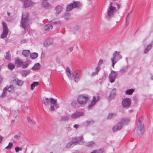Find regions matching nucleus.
<instances>
[{
  "label": "nucleus",
  "mask_w": 153,
  "mask_h": 153,
  "mask_svg": "<svg viewBox=\"0 0 153 153\" xmlns=\"http://www.w3.org/2000/svg\"><path fill=\"white\" fill-rule=\"evenodd\" d=\"M100 70V67L99 66H97V67L95 68V71L98 74V72Z\"/></svg>",
  "instance_id": "obj_47"
},
{
  "label": "nucleus",
  "mask_w": 153,
  "mask_h": 153,
  "mask_svg": "<svg viewBox=\"0 0 153 153\" xmlns=\"http://www.w3.org/2000/svg\"><path fill=\"white\" fill-rule=\"evenodd\" d=\"M7 87H6L4 88L3 90V92L2 94V96H4L6 94V92L7 90Z\"/></svg>",
  "instance_id": "obj_49"
},
{
  "label": "nucleus",
  "mask_w": 153,
  "mask_h": 153,
  "mask_svg": "<svg viewBox=\"0 0 153 153\" xmlns=\"http://www.w3.org/2000/svg\"><path fill=\"white\" fill-rule=\"evenodd\" d=\"M53 42V39L50 38H48L43 43V46L45 47H47L51 45Z\"/></svg>",
  "instance_id": "obj_19"
},
{
  "label": "nucleus",
  "mask_w": 153,
  "mask_h": 153,
  "mask_svg": "<svg viewBox=\"0 0 153 153\" xmlns=\"http://www.w3.org/2000/svg\"><path fill=\"white\" fill-rule=\"evenodd\" d=\"M40 66V65L39 64V63H37L32 67V69L33 70H37L39 68Z\"/></svg>",
  "instance_id": "obj_33"
},
{
  "label": "nucleus",
  "mask_w": 153,
  "mask_h": 153,
  "mask_svg": "<svg viewBox=\"0 0 153 153\" xmlns=\"http://www.w3.org/2000/svg\"><path fill=\"white\" fill-rule=\"evenodd\" d=\"M76 140L74 141L75 142H76V144L79 141H81L83 139V137L82 136H80L78 137H77L76 138Z\"/></svg>",
  "instance_id": "obj_34"
},
{
  "label": "nucleus",
  "mask_w": 153,
  "mask_h": 153,
  "mask_svg": "<svg viewBox=\"0 0 153 153\" xmlns=\"http://www.w3.org/2000/svg\"><path fill=\"white\" fill-rule=\"evenodd\" d=\"M52 26L50 24L46 25L44 27L45 30L47 31H49L51 30L52 29Z\"/></svg>",
  "instance_id": "obj_27"
},
{
  "label": "nucleus",
  "mask_w": 153,
  "mask_h": 153,
  "mask_svg": "<svg viewBox=\"0 0 153 153\" xmlns=\"http://www.w3.org/2000/svg\"><path fill=\"white\" fill-rule=\"evenodd\" d=\"M76 145V142L71 141L68 143L66 145L65 147L68 149H71Z\"/></svg>",
  "instance_id": "obj_20"
},
{
  "label": "nucleus",
  "mask_w": 153,
  "mask_h": 153,
  "mask_svg": "<svg viewBox=\"0 0 153 153\" xmlns=\"http://www.w3.org/2000/svg\"><path fill=\"white\" fill-rule=\"evenodd\" d=\"M73 8L74 7L73 4L72 3H70L67 6L66 8V11H69L72 10Z\"/></svg>",
  "instance_id": "obj_31"
},
{
  "label": "nucleus",
  "mask_w": 153,
  "mask_h": 153,
  "mask_svg": "<svg viewBox=\"0 0 153 153\" xmlns=\"http://www.w3.org/2000/svg\"><path fill=\"white\" fill-rule=\"evenodd\" d=\"M42 5L44 8L47 9H49L52 8L51 5L46 1H43L42 3Z\"/></svg>",
  "instance_id": "obj_17"
},
{
  "label": "nucleus",
  "mask_w": 153,
  "mask_h": 153,
  "mask_svg": "<svg viewBox=\"0 0 153 153\" xmlns=\"http://www.w3.org/2000/svg\"><path fill=\"white\" fill-rule=\"evenodd\" d=\"M67 75L68 78L70 79H73L74 77L73 74L71 72L67 74Z\"/></svg>",
  "instance_id": "obj_41"
},
{
  "label": "nucleus",
  "mask_w": 153,
  "mask_h": 153,
  "mask_svg": "<svg viewBox=\"0 0 153 153\" xmlns=\"http://www.w3.org/2000/svg\"><path fill=\"white\" fill-rule=\"evenodd\" d=\"M115 5L112 2H110V5L107 11V14L109 17L113 16L116 11V8L115 7Z\"/></svg>",
  "instance_id": "obj_5"
},
{
  "label": "nucleus",
  "mask_w": 153,
  "mask_h": 153,
  "mask_svg": "<svg viewBox=\"0 0 153 153\" xmlns=\"http://www.w3.org/2000/svg\"><path fill=\"white\" fill-rule=\"evenodd\" d=\"M83 115V113L82 112L74 113L71 115V117L73 119H76L82 116Z\"/></svg>",
  "instance_id": "obj_16"
},
{
  "label": "nucleus",
  "mask_w": 153,
  "mask_h": 153,
  "mask_svg": "<svg viewBox=\"0 0 153 153\" xmlns=\"http://www.w3.org/2000/svg\"><path fill=\"white\" fill-rule=\"evenodd\" d=\"M15 150L16 152H18L19 151H21L22 150V149L20 148L16 147L15 148Z\"/></svg>",
  "instance_id": "obj_48"
},
{
  "label": "nucleus",
  "mask_w": 153,
  "mask_h": 153,
  "mask_svg": "<svg viewBox=\"0 0 153 153\" xmlns=\"http://www.w3.org/2000/svg\"><path fill=\"white\" fill-rule=\"evenodd\" d=\"M3 81V78L0 75V83H1Z\"/></svg>",
  "instance_id": "obj_58"
},
{
  "label": "nucleus",
  "mask_w": 153,
  "mask_h": 153,
  "mask_svg": "<svg viewBox=\"0 0 153 153\" xmlns=\"http://www.w3.org/2000/svg\"><path fill=\"white\" fill-rule=\"evenodd\" d=\"M88 99V97L87 95H81L78 97L77 100L80 105H83L86 102Z\"/></svg>",
  "instance_id": "obj_7"
},
{
  "label": "nucleus",
  "mask_w": 153,
  "mask_h": 153,
  "mask_svg": "<svg viewBox=\"0 0 153 153\" xmlns=\"http://www.w3.org/2000/svg\"><path fill=\"white\" fill-rule=\"evenodd\" d=\"M24 3V6L25 7H27L33 5L34 3L30 0H22Z\"/></svg>",
  "instance_id": "obj_15"
},
{
  "label": "nucleus",
  "mask_w": 153,
  "mask_h": 153,
  "mask_svg": "<svg viewBox=\"0 0 153 153\" xmlns=\"http://www.w3.org/2000/svg\"><path fill=\"white\" fill-rule=\"evenodd\" d=\"M11 13L10 12H7V15L8 16H10V14H11Z\"/></svg>",
  "instance_id": "obj_62"
},
{
  "label": "nucleus",
  "mask_w": 153,
  "mask_h": 153,
  "mask_svg": "<svg viewBox=\"0 0 153 153\" xmlns=\"http://www.w3.org/2000/svg\"><path fill=\"white\" fill-rule=\"evenodd\" d=\"M143 120V117H140L137 123L136 130L137 134L139 135L142 134L144 132V125Z\"/></svg>",
  "instance_id": "obj_2"
},
{
  "label": "nucleus",
  "mask_w": 153,
  "mask_h": 153,
  "mask_svg": "<svg viewBox=\"0 0 153 153\" xmlns=\"http://www.w3.org/2000/svg\"><path fill=\"white\" fill-rule=\"evenodd\" d=\"M115 114H114L109 113L108 116V118H111L114 116H115Z\"/></svg>",
  "instance_id": "obj_50"
},
{
  "label": "nucleus",
  "mask_w": 153,
  "mask_h": 153,
  "mask_svg": "<svg viewBox=\"0 0 153 153\" xmlns=\"http://www.w3.org/2000/svg\"><path fill=\"white\" fill-rule=\"evenodd\" d=\"M27 120L28 122L32 124L33 123V121L32 119L29 117H27Z\"/></svg>",
  "instance_id": "obj_44"
},
{
  "label": "nucleus",
  "mask_w": 153,
  "mask_h": 153,
  "mask_svg": "<svg viewBox=\"0 0 153 153\" xmlns=\"http://www.w3.org/2000/svg\"><path fill=\"white\" fill-rule=\"evenodd\" d=\"M38 54L36 53H33L31 54L30 55V58L32 59H35L38 56Z\"/></svg>",
  "instance_id": "obj_32"
},
{
  "label": "nucleus",
  "mask_w": 153,
  "mask_h": 153,
  "mask_svg": "<svg viewBox=\"0 0 153 153\" xmlns=\"http://www.w3.org/2000/svg\"><path fill=\"white\" fill-rule=\"evenodd\" d=\"M72 3L74 8L79 9L82 6V4L79 2L73 1Z\"/></svg>",
  "instance_id": "obj_24"
},
{
  "label": "nucleus",
  "mask_w": 153,
  "mask_h": 153,
  "mask_svg": "<svg viewBox=\"0 0 153 153\" xmlns=\"http://www.w3.org/2000/svg\"><path fill=\"white\" fill-rule=\"evenodd\" d=\"M21 66L23 68H27L28 66V64L27 62H23V63L22 64Z\"/></svg>",
  "instance_id": "obj_39"
},
{
  "label": "nucleus",
  "mask_w": 153,
  "mask_h": 153,
  "mask_svg": "<svg viewBox=\"0 0 153 153\" xmlns=\"http://www.w3.org/2000/svg\"><path fill=\"white\" fill-rule=\"evenodd\" d=\"M130 121V119L129 118L126 117L123 118L120 122L122 123L123 125H126L128 124Z\"/></svg>",
  "instance_id": "obj_26"
},
{
  "label": "nucleus",
  "mask_w": 153,
  "mask_h": 153,
  "mask_svg": "<svg viewBox=\"0 0 153 153\" xmlns=\"http://www.w3.org/2000/svg\"><path fill=\"white\" fill-rule=\"evenodd\" d=\"M15 137L16 138H19L20 137V136L19 134L18 135H16L15 136Z\"/></svg>",
  "instance_id": "obj_59"
},
{
  "label": "nucleus",
  "mask_w": 153,
  "mask_h": 153,
  "mask_svg": "<svg viewBox=\"0 0 153 153\" xmlns=\"http://www.w3.org/2000/svg\"><path fill=\"white\" fill-rule=\"evenodd\" d=\"M7 91L9 92H11L13 91V87L12 85H10L7 88Z\"/></svg>",
  "instance_id": "obj_40"
},
{
  "label": "nucleus",
  "mask_w": 153,
  "mask_h": 153,
  "mask_svg": "<svg viewBox=\"0 0 153 153\" xmlns=\"http://www.w3.org/2000/svg\"><path fill=\"white\" fill-rule=\"evenodd\" d=\"M123 125L121 122H119L116 125L114 126L113 128V131L114 132L120 130L123 127Z\"/></svg>",
  "instance_id": "obj_13"
},
{
  "label": "nucleus",
  "mask_w": 153,
  "mask_h": 153,
  "mask_svg": "<svg viewBox=\"0 0 153 153\" xmlns=\"http://www.w3.org/2000/svg\"><path fill=\"white\" fill-rule=\"evenodd\" d=\"M3 139V137L0 136V143H1Z\"/></svg>",
  "instance_id": "obj_60"
},
{
  "label": "nucleus",
  "mask_w": 153,
  "mask_h": 153,
  "mask_svg": "<svg viewBox=\"0 0 153 153\" xmlns=\"http://www.w3.org/2000/svg\"><path fill=\"white\" fill-rule=\"evenodd\" d=\"M116 91V89L114 88L112 90L111 92L110 95V97L111 98H112V97L114 96L115 95V93Z\"/></svg>",
  "instance_id": "obj_38"
},
{
  "label": "nucleus",
  "mask_w": 153,
  "mask_h": 153,
  "mask_svg": "<svg viewBox=\"0 0 153 153\" xmlns=\"http://www.w3.org/2000/svg\"><path fill=\"white\" fill-rule=\"evenodd\" d=\"M42 103L45 106H47L51 103L50 109L51 111H54L56 108L59 107V105L57 103V100L53 98H45L43 100Z\"/></svg>",
  "instance_id": "obj_1"
},
{
  "label": "nucleus",
  "mask_w": 153,
  "mask_h": 153,
  "mask_svg": "<svg viewBox=\"0 0 153 153\" xmlns=\"http://www.w3.org/2000/svg\"><path fill=\"white\" fill-rule=\"evenodd\" d=\"M79 127V125L77 124H76L75 125H74L73 126V127L74 128L77 129Z\"/></svg>",
  "instance_id": "obj_55"
},
{
  "label": "nucleus",
  "mask_w": 153,
  "mask_h": 153,
  "mask_svg": "<svg viewBox=\"0 0 153 153\" xmlns=\"http://www.w3.org/2000/svg\"><path fill=\"white\" fill-rule=\"evenodd\" d=\"M39 84V83L38 82H34L33 83H32L31 85V89L32 90H33L35 87L37 86H38Z\"/></svg>",
  "instance_id": "obj_28"
},
{
  "label": "nucleus",
  "mask_w": 153,
  "mask_h": 153,
  "mask_svg": "<svg viewBox=\"0 0 153 153\" xmlns=\"http://www.w3.org/2000/svg\"><path fill=\"white\" fill-rule=\"evenodd\" d=\"M94 123L93 121L92 120H87L85 122V123L87 125H89L92 124Z\"/></svg>",
  "instance_id": "obj_43"
},
{
  "label": "nucleus",
  "mask_w": 153,
  "mask_h": 153,
  "mask_svg": "<svg viewBox=\"0 0 153 153\" xmlns=\"http://www.w3.org/2000/svg\"><path fill=\"white\" fill-rule=\"evenodd\" d=\"M134 89H130L126 90L125 91V94L126 95H131L134 91Z\"/></svg>",
  "instance_id": "obj_29"
},
{
  "label": "nucleus",
  "mask_w": 153,
  "mask_h": 153,
  "mask_svg": "<svg viewBox=\"0 0 153 153\" xmlns=\"http://www.w3.org/2000/svg\"><path fill=\"white\" fill-rule=\"evenodd\" d=\"M73 47H70L68 48V50L70 51H72L73 50Z\"/></svg>",
  "instance_id": "obj_57"
},
{
  "label": "nucleus",
  "mask_w": 153,
  "mask_h": 153,
  "mask_svg": "<svg viewBox=\"0 0 153 153\" xmlns=\"http://www.w3.org/2000/svg\"><path fill=\"white\" fill-rule=\"evenodd\" d=\"M61 120L62 121H67L69 120V118L68 116H63L61 117Z\"/></svg>",
  "instance_id": "obj_36"
},
{
  "label": "nucleus",
  "mask_w": 153,
  "mask_h": 153,
  "mask_svg": "<svg viewBox=\"0 0 153 153\" xmlns=\"http://www.w3.org/2000/svg\"><path fill=\"white\" fill-rule=\"evenodd\" d=\"M2 29L3 32L1 35V39H4L7 37L8 33V29L6 23L4 22H2Z\"/></svg>",
  "instance_id": "obj_6"
},
{
  "label": "nucleus",
  "mask_w": 153,
  "mask_h": 153,
  "mask_svg": "<svg viewBox=\"0 0 153 153\" xmlns=\"http://www.w3.org/2000/svg\"><path fill=\"white\" fill-rule=\"evenodd\" d=\"M50 153H52V152H50Z\"/></svg>",
  "instance_id": "obj_64"
},
{
  "label": "nucleus",
  "mask_w": 153,
  "mask_h": 153,
  "mask_svg": "<svg viewBox=\"0 0 153 153\" xmlns=\"http://www.w3.org/2000/svg\"><path fill=\"white\" fill-rule=\"evenodd\" d=\"M6 59L8 60H10L11 59V57L9 52L6 53V55L5 56Z\"/></svg>",
  "instance_id": "obj_35"
},
{
  "label": "nucleus",
  "mask_w": 153,
  "mask_h": 153,
  "mask_svg": "<svg viewBox=\"0 0 153 153\" xmlns=\"http://www.w3.org/2000/svg\"><path fill=\"white\" fill-rule=\"evenodd\" d=\"M153 45V43H151L146 48H147L149 50H150L152 48Z\"/></svg>",
  "instance_id": "obj_46"
},
{
  "label": "nucleus",
  "mask_w": 153,
  "mask_h": 153,
  "mask_svg": "<svg viewBox=\"0 0 153 153\" xmlns=\"http://www.w3.org/2000/svg\"><path fill=\"white\" fill-rule=\"evenodd\" d=\"M62 7L59 6H58L55 8L56 12L55 13L56 15H58L62 10Z\"/></svg>",
  "instance_id": "obj_23"
},
{
  "label": "nucleus",
  "mask_w": 153,
  "mask_h": 153,
  "mask_svg": "<svg viewBox=\"0 0 153 153\" xmlns=\"http://www.w3.org/2000/svg\"><path fill=\"white\" fill-rule=\"evenodd\" d=\"M99 97L98 96H94L93 99L92 100L91 103L89 104L88 108L89 109H91L93 106H94L99 101Z\"/></svg>",
  "instance_id": "obj_10"
},
{
  "label": "nucleus",
  "mask_w": 153,
  "mask_h": 153,
  "mask_svg": "<svg viewBox=\"0 0 153 153\" xmlns=\"http://www.w3.org/2000/svg\"><path fill=\"white\" fill-rule=\"evenodd\" d=\"M117 5L118 9H119L120 8V6L119 4H117Z\"/></svg>",
  "instance_id": "obj_61"
},
{
  "label": "nucleus",
  "mask_w": 153,
  "mask_h": 153,
  "mask_svg": "<svg viewBox=\"0 0 153 153\" xmlns=\"http://www.w3.org/2000/svg\"><path fill=\"white\" fill-rule=\"evenodd\" d=\"M13 145V144L11 142H9L8 145L5 147V149H10Z\"/></svg>",
  "instance_id": "obj_42"
},
{
  "label": "nucleus",
  "mask_w": 153,
  "mask_h": 153,
  "mask_svg": "<svg viewBox=\"0 0 153 153\" xmlns=\"http://www.w3.org/2000/svg\"><path fill=\"white\" fill-rule=\"evenodd\" d=\"M11 81L13 83H15L16 85L19 86H22L23 84V82L19 79L16 77H13L11 79Z\"/></svg>",
  "instance_id": "obj_11"
},
{
  "label": "nucleus",
  "mask_w": 153,
  "mask_h": 153,
  "mask_svg": "<svg viewBox=\"0 0 153 153\" xmlns=\"http://www.w3.org/2000/svg\"><path fill=\"white\" fill-rule=\"evenodd\" d=\"M64 17L65 19L68 20L70 18V16L68 14H66L64 15Z\"/></svg>",
  "instance_id": "obj_45"
},
{
  "label": "nucleus",
  "mask_w": 153,
  "mask_h": 153,
  "mask_svg": "<svg viewBox=\"0 0 153 153\" xmlns=\"http://www.w3.org/2000/svg\"><path fill=\"white\" fill-rule=\"evenodd\" d=\"M27 42V40L25 39H23L20 42V43L21 44H23Z\"/></svg>",
  "instance_id": "obj_52"
},
{
  "label": "nucleus",
  "mask_w": 153,
  "mask_h": 153,
  "mask_svg": "<svg viewBox=\"0 0 153 153\" xmlns=\"http://www.w3.org/2000/svg\"><path fill=\"white\" fill-rule=\"evenodd\" d=\"M103 61L102 59H100L99 60V62L97 66H99V67H100L101 65L103 63Z\"/></svg>",
  "instance_id": "obj_51"
},
{
  "label": "nucleus",
  "mask_w": 153,
  "mask_h": 153,
  "mask_svg": "<svg viewBox=\"0 0 153 153\" xmlns=\"http://www.w3.org/2000/svg\"><path fill=\"white\" fill-rule=\"evenodd\" d=\"M80 104L77 101L75 100L73 101L71 103V106L74 108H78L80 107Z\"/></svg>",
  "instance_id": "obj_21"
},
{
  "label": "nucleus",
  "mask_w": 153,
  "mask_h": 153,
  "mask_svg": "<svg viewBox=\"0 0 153 153\" xmlns=\"http://www.w3.org/2000/svg\"><path fill=\"white\" fill-rule=\"evenodd\" d=\"M15 67V65L11 63H9L8 65V68L10 70H13L14 68Z\"/></svg>",
  "instance_id": "obj_37"
},
{
  "label": "nucleus",
  "mask_w": 153,
  "mask_h": 153,
  "mask_svg": "<svg viewBox=\"0 0 153 153\" xmlns=\"http://www.w3.org/2000/svg\"><path fill=\"white\" fill-rule=\"evenodd\" d=\"M30 71L29 70H24L20 72V74L22 76L26 77L30 74Z\"/></svg>",
  "instance_id": "obj_22"
},
{
  "label": "nucleus",
  "mask_w": 153,
  "mask_h": 153,
  "mask_svg": "<svg viewBox=\"0 0 153 153\" xmlns=\"http://www.w3.org/2000/svg\"><path fill=\"white\" fill-rule=\"evenodd\" d=\"M131 103V100L128 98L123 99L122 102V105L124 108L128 107L130 105Z\"/></svg>",
  "instance_id": "obj_8"
},
{
  "label": "nucleus",
  "mask_w": 153,
  "mask_h": 153,
  "mask_svg": "<svg viewBox=\"0 0 153 153\" xmlns=\"http://www.w3.org/2000/svg\"><path fill=\"white\" fill-rule=\"evenodd\" d=\"M150 79L152 80H153V76H150Z\"/></svg>",
  "instance_id": "obj_63"
},
{
  "label": "nucleus",
  "mask_w": 153,
  "mask_h": 153,
  "mask_svg": "<svg viewBox=\"0 0 153 153\" xmlns=\"http://www.w3.org/2000/svg\"><path fill=\"white\" fill-rule=\"evenodd\" d=\"M66 71L67 74L71 72L70 71V69L68 68H67L66 69Z\"/></svg>",
  "instance_id": "obj_56"
},
{
  "label": "nucleus",
  "mask_w": 153,
  "mask_h": 153,
  "mask_svg": "<svg viewBox=\"0 0 153 153\" xmlns=\"http://www.w3.org/2000/svg\"><path fill=\"white\" fill-rule=\"evenodd\" d=\"M28 14L27 12H24L22 13L21 21L20 22L21 26L25 30L29 25Z\"/></svg>",
  "instance_id": "obj_3"
},
{
  "label": "nucleus",
  "mask_w": 153,
  "mask_h": 153,
  "mask_svg": "<svg viewBox=\"0 0 153 153\" xmlns=\"http://www.w3.org/2000/svg\"><path fill=\"white\" fill-rule=\"evenodd\" d=\"M122 58V56L120 54V52L116 51L113 54V56L111 59L112 66L114 68V65L119 60Z\"/></svg>",
  "instance_id": "obj_4"
},
{
  "label": "nucleus",
  "mask_w": 153,
  "mask_h": 153,
  "mask_svg": "<svg viewBox=\"0 0 153 153\" xmlns=\"http://www.w3.org/2000/svg\"><path fill=\"white\" fill-rule=\"evenodd\" d=\"M85 146L89 148H92L96 145V143L94 141L86 142L84 143Z\"/></svg>",
  "instance_id": "obj_18"
},
{
  "label": "nucleus",
  "mask_w": 153,
  "mask_h": 153,
  "mask_svg": "<svg viewBox=\"0 0 153 153\" xmlns=\"http://www.w3.org/2000/svg\"><path fill=\"white\" fill-rule=\"evenodd\" d=\"M117 74V72L112 71L109 75L108 77L110 82L112 83L114 82L115 81L114 80L116 78Z\"/></svg>",
  "instance_id": "obj_9"
},
{
  "label": "nucleus",
  "mask_w": 153,
  "mask_h": 153,
  "mask_svg": "<svg viewBox=\"0 0 153 153\" xmlns=\"http://www.w3.org/2000/svg\"><path fill=\"white\" fill-rule=\"evenodd\" d=\"M98 74L95 71L94 72H93L91 74V76H95L97 75Z\"/></svg>",
  "instance_id": "obj_54"
},
{
  "label": "nucleus",
  "mask_w": 153,
  "mask_h": 153,
  "mask_svg": "<svg viewBox=\"0 0 153 153\" xmlns=\"http://www.w3.org/2000/svg\"><path fill=\"white\" fill-rule=\"evenodd\" d=\"M82 75V73L80 71L77 70L75 72V76L74 80L75 82H78L79 80Z\"/></svg>",
  "instance_id": "obj_14"
},
{
  "label": "nucleus",
  "mask_w": 153,
  "mask_h": 153,
  "mask_svg": "<svg viewBox=\"0 0 153 153\" xmlns=\"http://www.w3.org/2000/svg\"><path fill=\"white\" fill-rule=\"evenodd\" d=\"M15 63L17 67H19L21 66L23 63V61L19 58H17L15 60Z\"/></svg>",
  "instance_id": "obj_25"
},
{
  "label": "nucleus",
  "mask_w": 153,
  "mask_h": 153,
  "mask_svg": "<svg viewBox=\"0 0 153 153\" xmlns=\"http://www.w3.org/2000/svg\"><path fill=\"white\" fill-rule=\"evenodd\" d=\"M123 125L121 122H119L116 125L114 126L113 128V131L114 132L120 130L123 127Z\"/></svg>",
  "instance_id": "obj_12"
},
{
  "label": "nucleus",
  "mask_w": 153,
  "mask_h": 153,
  "mask_svg": "<svg viewBox=\"0 0 153 153\" xmlns=\"http://www.w3.org/2000/svg\"><path fill=\"white\" fill-rule=\"evenodd\" d=\"M149 51V49H148L146 48L145 49V50L144 51L143 53L144 54L147 53Z\"/></svg>",
  "instance_id": "obj_53"
},
{
  "label": "nucleus",
  "mask_w": 153,
  "mask_h": 153,
  "mask_svg": "<svg viewBox=\"0 0 153 153\" xmlns=\"http://www.w3.org/2000/svg\"><path fill=\"white\" fill-rule=\"evenodd\" d=\"M22 53L25 56L27 57L30 54V52L28 50H25L23 51Z\"/></svg>",
  "instance_id": "obj_30"
}]
</instances>
